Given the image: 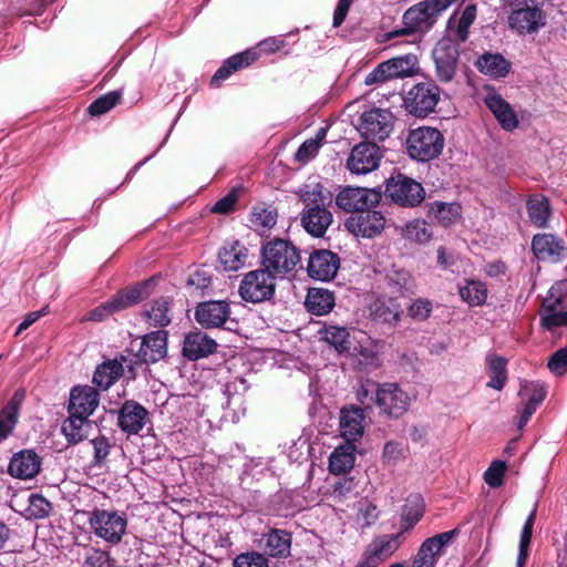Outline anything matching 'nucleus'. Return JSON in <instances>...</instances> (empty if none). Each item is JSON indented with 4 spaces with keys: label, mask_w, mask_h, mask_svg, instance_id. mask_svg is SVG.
<instances>
[{
    "label": "nucleus",
    "mask_w": 567,
    "mask_h": 567,
    "mask_svg": "<svg viewBox=\"0 0 567 567\" xmlns=\"http://www.w3.org/2000/svg\"><path fill=\"white\" fill-rule=\"evenodd\" d=\"M300 199L303 204L300 219L302 227L313 237H323L333 221L332 213L329 210L333 200L332 193L317 184L311 189L303 190Z\"/></svg>",
    "instance_id": "1"
},
{
    "label": "nucleus",
    "mask_w": 567,
    "mask_h": 567,
    "mask_svg": "<svg viewBox=\"0 0 567 567\" xmlns=\"http://www.w3.org/2000/svg\"><path fill=\"white\" fill-rule=\"evenodd\" d=\"M301 262L299 248L290 240L272 238L260 248V265L276 278L284 279Z\"/></svg>",
    "instance_id": "2"
},
{
    "label": "nucleus",
    "mask_w": 567,
    "mask_h": 567,
    "mask_svg": "<svg viewBox=\"0 0 567 567\" xmlns=\"http://www.w3.org/2000/svg\"><path fill=\"white\" fill-rule=\"evenodd\" d=\"M285 45L286 41L282 38L269 37L260 41L257 48H251L229 56L213 75L210 86L218 87L221 82L227 80L233 73L250 66L259 59L260 52L271 54L279 51Z\"/></svg>",
    "instance_id": "3"
},
{
    "label": "nucleus",
    "mask_w": 567,
    "mask_h": 567,
    "mask_svg": "<svg viewBox=\"0 0 567 567\" xmlns=\"http://www.w3.org/2000/svg\"><path fill=\"white\" fill-rule=\"evenodd\" d=\"M405 145L406 153L413 161L425 163L442 154L445 138L436 127L420 126L409 131Z\"/></svg>",
    "instance_id": "4"
},
{
    "label": "nucleus",
    "mask_w": 567,
    "mask_h": 567,
    "mask_svg": "<svg viewBox=\"0 0 567 567\" xmlns=\"http://www.w3.org/2000/svg\"><path fill=\"white\" fill-rule=\"evenodd\" d=\"M384 195L399 207L414 208L424 202L426 193L420 182L396 173L385 181Z\"/></svg>",
    "instance_id": "5"
},
{
    "label": "nucleus",
    "mask_w": 567,
    "mask_h": 567,
    "mask_svg": "<svg viewBox=\"0 0 567 567\" xmlns=\"http://www.w3.org/2000/svg\"><path fill=\"white\" fill-rule=\"evenodd\" d=\"M374 404L379 415L389 420H399L410 409L411 398L398 383H374Z\"/></svg>",
    "instance_id": "6"
},
{
    "label": "nucleus",
    "mask_w": 567,
    "mask_h": 567,
    "mask_svg": "<svg viewBox=\"0 0 567 567\" xmlns=\"http://www.w3.org/2000/svg\"><path fill=\"white\" fill-rule=\"evenodd\" d=\"M276 277L261 268L250 270L244 275L238 293L246 302L259 303L269 301L276 292Z\"/></svg>",
    "instance_id": "7"
},
{
    "label": "nucleus",
    "mask_w": 567,
    "mask_h": 567,
    "mask_svg": "<svg viewBox=\"0 0 567 567\" xmlns=\"http://www.w3.org/2000/svg\"><path fill=\"white\" fill-rule=\"evenodd\" d=\"M457 0H424L409 8L403 14L404 28L394 31L391 35L412 34L423 24H433L435 19Z\"/></svg>",
    "instance_id": "8"
},
{
    "label": "nucleus",
    "mask_w": 567,
    "mask_h": 567,
    "mask_svg": "<svg viewBox=\"0 0 567 567\" xmlns=\"http://www.w3.org/2000/svg\"><path fill=\"white\" fill-rule=\"evenodd\" d=\"M441 89L434 81L414 84L403 97V106L411 115L424 118L435 111Z\"/></svg>",
    "instance_id": "9"
},
{
    "label": "nucleus",
    "mask_w": 567,
    "mask_h": 567,
    "mask_svg": "<svg viewBox=\"0 0 567 567\" xmlns=\"http://www.w3.org/2000/svg\"><path fill=\"white\" fill-rule=\"evenodd\" d=\"M89 524L97 537L116 545L125 534L127 519L116 511L95 508L89 514Z\"/></svg>",
    "instance_id": "10"
},
{
    "label": "nucleus",
    "mask_w": 567,
    "mask_h": 567,
    "mask_svg": "<svg viewBox=\"0 0 567 567\" xmlns=\"http://www.w3.org/2000/svg\"><path fill=\"white\" fill-rule=\"evenodd\" d=\"M394 124V116L390 110L372 107L359 117L358 131L370 142H383L389 137Z\"/></svg>",
    "instance_id": "11"
},
{
    "label": "nucleus",
    "mask_w": 567,
    "mask_h": 567,
    "mask_svg": "<svg viewBox=\"0 0 567 567\" xmlns=\"http://www.w3.org/2000/svg\"><path fill=\"white\" fill-rule=\"evenodd\" d=\"M403 313L401 303L393 297L378 298L369 306V320L377 329L393 331Z\"/></svg>",
    "instance_id": "12"
},
{
    "label": "nucleus",
    "mask_w": 567,
    "mask_h": 567,
    "mask_svg": "<svg viewBox=\"0 0 567 567\" xmlns=\"http://www.w3.org/2000/svg\"><path fill=\"white\" fill-rule=\"evenodd\" d=\"M432 55L437 79L444 83L451 82L460 62L458 45L452 39L443 38L433 49Z\"/></svg>",
    "instance_id": "13"
},
{
    "label": "nucleus",
    "mask_w": 567,
    "mask_h": 567,
    "mask_svg": "<svg viewBox=\"0 0 567 567\" xmlns=\"http://www.w3.org/2000/svg\"><path fill=\"white\" fill-rule=\"evenodd\" d=\"M382 151L377 143L363 141L354 145L347 159V168L355 175L375 171L381 162Z\"/></svg>",
    "instance_id": "14"
},
{
    "label": "nucleus",
    "mask_w": 567,
    "mask_h": 567,
    "mask_svg": "<svg viewBox=\"0 0 567 567\" xmlns=\"http://www.w3.org/2000/svg\"><path fill=\"white\" fill-rule=\"evenodd\" d=\"M381 197V193L373 188L348 186L339 192L336 204L342 210L355 215L368 207H375Z\"/></svg>",
    "instance_id": "15"
},
{
    "label": "nucleus",
    "mask_w": 567,
    "mask_h": 567,
    "mask_svg": "<svg viewBox=\"0 0 567 567\" xmlns=\"http://www.w3.org/2000/svg\"><path fill=\"white\" fill-rule=\"evenodd\" d=\"M460 534L458 528L426 538L415 555L412 567H434L444 548Z\"/></svg>",
    "instance_id": "16"
},
{
    "label": "nucleus",
    "mask_w": 567,
    "mask_h": 567,
    "mask_svg": "<svg viewBox=\"0 0 567 567\" xmlns=\"http://www.w3.org/2000/svg\"><path fill=\"white\" fill-rule=\"evenodd\" d=\"M403 534L382 535L371 542L355 567H378L389 558L401 545Z\"/></svg>",
    "instance_id": "17"
},
{
    "label": "nucleus",
    "mask_w": 567,
    "mask_h": 567,
    "mask_svg": "<svg viewBox=\"0 0 567 567\" xmlns=\"http://www.w3.org/2000/svg\"><path fill=\"white\" fill-rule=\"evenodd\" d=\"M340 268V257L328 249H315L308 259L307 271L310 278L330 281Z\"/></svg>",
    "instance_id": "18"
},
{
    "label": "nucleus",
    "mask_w": 567,
    "mask_h": 567,
    "mask_svg": "<svg viewBox=\"0 0 567 567\" xmlns=\"http://www.w3.org/2000/svg\"><path fill=\"white\" fill-rule=\"evenodd\" d=\"M372 208L368 207L347 219L346 226L350 233L355 236L372 238L383 230L385 218L380 212Z\"/></svg>",
    "instance_id": "19"
},
{
    "label": "nucleus",
    "mask_w": 567,
    "mask_h": 567,
    "mask_svg": "<svg viewBox=\"0 0 567 567\" xmlns=\"http://www.w3.org/2000/svg\"><path fill=\"white\" fill-rule=\"evenodd\" d=\"M167 338L168 332L166 330H156L146 333L142 338L135 363L150 364L164 359L167 354Z\"/></svg>",
    "instance_id": "20"
},
{
    "label": "nucleus",
    "mask_w": 567,
    "mask_h": 567,
    "mask_svg": "<svg viewBox=\"0 0 567 567\" xmlns=\"http://www.w3.org/2000/svg\"><path fill=\"white\" fill-rule=\"evenodd\" d=\"M532 250L538 260L553 264L561 261L567 256L565 240L551 234L535 235Z\"/></svg>",
    "instance_id": "21"
},
{
    "label": "nucleus",
    "mask_w": 567,
    "mask_h": 567,
    "mask_svg": "<svg viewBox=\"0 0 567 567\" xmlns=\"http://www.w3.org/2000/svg\"><path fill=\"white\" fill-rule=\"evenodd\" d=\"M230 313V306L227 301L209 300L197 305L195 319L203 328H219L229 319Z\"/></svg>",
    "instance_id": "22"
},
{
    "label": "nucleus",
    "mask_w": 567,
    "mask_h": 567,
    "mask_svg": "<svg viewBox=\"0 0 567 567\" xmlns=\"http://www.w3.org/2000/svg\"><path fill=\"white\" fill-rule=\"evenodd\" d=\"M152 285L153 278L127 286L109 299V306H112L113 310L118 312L138 305L151 296Z\"/></svg>",
    "instance_id": "23"
},
{
    "label": "nucleus",
    "mask_w": 567,
    "mask_h": 567,
    "mask_svg": "<svg viewBox=\"0 0 567 567\" xmlns=\"http://www.w3.org/2000/svg\"><path fill=\"white\" fill-rule=\"evenodd\" d=\"M148 419V411L134 400H126L117 411V426L127 434H138Z\"/></svg>",
    "instance_id": "24"
},
{
    "label": "nucleus",
    "mask_w": 567,
    "mask_h": 567,
    "mask_svg": "<svg viewBox=\"0 0 567 567\" xmlns=\"http://www.w3.org/2000/svg\"><path fill=\"white\" fill-rule=\"evenodd\" d=\"M41 463V457L34 450H21L11 457L8 472L16 478H33L39 474Z\"/></svg>",
    "instance_id": "25"
},
{
    "label": "nucleus",
    "mask_w": 567,
    "mask_h": 567,
    "mask_svg": "<svg viewBox=\"0 0 567 567\" xmlns=\"http://www.w3.org/2000/svg\"><path fill=\"white\" fill-rule=\"evenodd\" d=\"M216 349L217 342L213 338L200 330H195L185 336L182 353L189 361H197L213 354Z\"/></svg>",
    "instance_id": "26"
},
{
    "label": "nucleus",
    "mask_w": 567,
    "mask_h": 567,
    "mask_svg": "<svg viewBox=\"0 0 567 567\" xmlns=\"http://www.w3.org/2000/svg\"><path fill=\"white\" fill-rule=\"evenodd\" d=\"M100 403L99 391L90 385H78L71 390L68 412L90 416Z\"/></svg>",
    "instance_id": "27"
},
{
    "label": "nucleus",
    "mask_w": 567,
    "mask_h": 567,
    "mask_svg": "<svg viewBox=\"0 0 567 567\" xmlns=\"http://www.w3.org/2000/svg\"><path fill=\"white\" fill-rule=\"evenodd\" d=\"M484 102L504 131L512 132L518 127L517 113L501 94L496 92L488 93Z\"/></svg>",
    "instance_id": "28"
},
{
    "label": "nucleus",
    "mask_w": 567,
    "mask_h": 567,
    "mask_svg": "<svg viewBox=\"0 0 567 567\" xmlns=\"http://www.w3.org/2000/svg\"><path fill=\"white\" fill-rule=\"evenodd\" d=\"M172 305V297L155 298L144 306L142 317L150 326L164 330L173 320Z\"/></svg>",
    "instance_id": "29"
},
{
    "label": "nucleus",
    "mask_w": 567,
    "mask_h": 567,
    "mask_svg": "<svg viewBox=\"0 0 567 567\" xmlns=\"http://www.w3.org/2000/svg\"><path fill=\"white\" fill-rule=\"evenodd\" d=\"M364 413L360 406H344L340 411V432L347 443L359 441L364 432Z\"/></svg>",
    "instance_id": "30"
},
{
    "label": "nucleus",
    "mask_w": 567,
    "mask_h": 567,
    "mask_svg": "<svg viewBox=\"0 0 567 567\" xmlns=\"http://www.w3.org/2000/svg\"><path fill=\"white\" fill-rule=\"evenodd\" d=\"M25 399V391L18 389L0 411V442L7 440L18 423L20 408Z\"/></svg>",
    "instance_id": "31"
},
{
    "label": "nucleus",
    "mask_w": 567,
    "mask_h": 567,
    "mask_svg": "<svg viewBox=\"0 0 567 567\" xmlns=\"http://www.w3.org/2000/svg\"><path fill=\"white\" fill-rule=\"evenodd\" d=\"M509 25L519 33H532L538 30L544 22L542 20V10L537 7H525L514 10L509 18Z\"/></svg>",
    "instance_id": "32"
},
{
    "label": "nucleus",
    "mask_w": 567,
    "mask_h": 567,
    "mask_svg": "<svg viewBox=\"0 0 567 567\" xmlns=\"http://www.w3.org/2000/svg\"><path fill=\"white\" fill-rule=\"evenodd\" d=\"M126 361L125 357H121V360L113 359L106 360L96 367L93 374L92 382L101 390H107L112 386L124 372L123 363Z\"/></svg>",
    "instance_id": "33"
},
{
    "label": "nucleus",
    "mask_w": 567,
    "mask_h": 567,
    "mask_svg": "<svg viewBox=\"0 0 567 567\" xmlns=\"http://www.w3.org/2000/svg\"><path fill=\"white\" fill-rule=\"evenodd\" d=\"M92 430V421L87 416L69 413L64 420L61 431L70 445H76L89 436Z\"/></svg>",
    "instance_id": "34"
},
{
    "label": "nucleus",
    "mask_w": 567,
    "mask_h": 567,
    "mask_svg": "<svg viewBox=\"0 0 567 567\" xmlns=\"http://www.w3.org/2000/svg\"><path fill=\"white\" fill-rule=\"evenodd\" d=\"M508 360L496 353H488L485 358L486 373L489 381L486 386L501 391L505 386L508 373H507Z\"/></svg>",
    "instance_id": "35"
},
{
    "label": "nucleus",
    "mask_w": 567,
    "mask_h": 567,
    "mask_svg": "<svg viewBox=\"0 0 567 567\" xmlns=\"http://www.w3.org/2000/svg\"><path fill=\"white\" fill-rule=\"evenodd\" d=\"M425 503L421 494H410L405 499L401 513V533L404 534L412 529L423 517Z\"/></svg>",
    "instance_id": "36"
},
{
    "label": "nucleus",
    "mask_w": 567,
    "mask_h": 567,
    "mask_svg": "<svg viewBox=\"0 0 567 567\" xmlns=\"http://www.w3.org/2000/svg\"><path fill=\"white\" fill-rule=\"evenodd\" d=\"M266 553L275 558H286L290 555L292 535L285 529H270L265 535Z\"/></svg>",
    "instance_id": "37"
},
{
    "label": "nucleus",
    "mask_w": 567,
    "mask_h": 567,
    "mask_svg": "<svg viewBox=\"0 0 567 567\" xmlns=\"http://www.w3.org/2000/svg\"><path fill=\"white\" fill-rule=\"evenodd\" d=\"M476 66L480 72L495 79H501L509 73L512 63L501 53L485 52L477 59Z\"/></svg>",
    "instance_id": "38"
},
{
    "label": "nucleus",
    "mask_w": 567,
    "mask_h": 567,
    "mask_svg": "<svg viewBox=\"0 0 567 567\" xmlns=\"http://www.w3.org/2000/svg\"><path fill=\"white\" fill-rule=\"evenodd\" d=\"M305 306L311 315H327L334 307L333 292L323 288H310L306 297Z\"/></svg>",
    "instance_id": "39"
},
{
    "label": "nucleus",
    "mask_w": 567,
    "mask_h": 567,
    "mask_svg": "<svg viewBox=\"0 0 567 567\" xmlns=\"http://www.w3.org/2000/svg\"><path fill=\"white\" fill-rule=\"evenodd\" d=\"M354 444L346 443L334 449L329 457V472L333 475L346 474L354 465Z\"/></svg>",
    "instance_id": "40"
},
{
    "label": "nucleus",
    "mask_w": 567,
    "mask_h": 567,
    "mask_svg": "<svg viewBox=\"0 0 567 567\" xmlns=\"http://www.w3.org/2000/svg\"><path fill=\"white\" fill-rule=\"evenodd\" d=\"M218 256L225 269L237 270L246 264L248 250L240 241L236 240L225 246Z\"/></svg>",
    "instance_id": "41"
},
{
    "label": "nucleus",
    "mask_w": 567,
    "mask_h": 567,
    "mask_svg": "<svg viewBox=\"0 0 567 567\" xmlns=\"http://www.w3.org/2000/svg\"><path fill=\"white\" fill-rule=\"evenodd\" d=\"M386 68L393 79L412 76L417 71L419 59L416 54L408 53L385 61Z\"/></svg>",
    "instance_id": "42"
},
{
    "label": "nucleus",
    "mask_w": 567,
    "mask_h": 567,
    "mask_svg": "<svg viewBox=\"0 0 567 567\" xmlns=\"http://www.w3.org/2000/svg\"><path fill=\"white\" fill-rule=\"evenodd\" d=\"M278 213L271 205L259 204L252 207L249 221L256 229L268 230L277 224Z\"/></svg>",
    "instance_id": "43"
},
{
    "label": "nucleus",
    "mask_w": 567,
    "mask_h": 567,
    "mask_svg": "<svg viewBox=\"0 0 567 567\" xmlns=\"http://www.w3.org/2000/svg\"><path fill=\"white\" fill-rule=\"evenodd\" d=\"M430 214L440 225L449 227L461 216V206L455 203L434 202L431 204Z\"/></svg>",
    "instance_id": "44"
},
{
    "label": "nucleus",
    "mask_w": 567,
    "mask_h": 567,
    "mask_svg": "<svg viewBox=\"0 0 567 567\" xmlns=\"http://www.w3.org/2000/svg\"><path fill=\"white\" fill-rule=\"evenodd\" d=\"M528 217L537 227H546L549 215L550 206L546 197H532L527 202Z\"/></svg>",
    "instance_id": "45"
},
{
    "label": "nucleus",
    "mask_w": 567,
    "mask_h": 567,
    "mask_svg": "<svg viewBox=\"0 0 567 567\" xmlns=\"http://www.w3.org/2000/svg\"><path fill=\"white\" fill-rule=\"evenodd\" d=\"M123 96L122 90H114L107 92L96 100H94L87 107V113L91 116H101L113 107H115L118 103H121Z\"/></svg>",
    "instance_id": "46"
},
{
    "label": "nucleus",
    "mask_w": 567,
    "mask_h": 567,
    "mask_svg": "<svg viewBox=\"0 0 567 567\" xmlns=\"http://www.w3.org/2000/svg\"><path fill=\"white\" fill-rule=\"evenodd\" d=\"M540 327L553 331L556 328L567 326V310L556 309L551 306H542L539 310Z\"/></svg>",
    "instance_id": "47"
},
{
    "label": "nucleus",
    "mask_w": 567,
    "mask_h": 567,
    "mask_svg": "<svg viewBox=\"0 0 567 567\" xmlns=\"http://www.w3.org/2000/svg\"><path fill=\"white\" fill-rule=\"evenodd\" d=\"M460 296L470 306H482L487 298V289L480 280H468L466 286L460 288Z\"/></svg>",
    "instance_id": "48"
},
{
    "label": "nucleus",
    "mask_w": 567,
    "mask_h": 567,
    "mask_svg": "<svg viewBox=\"0 0 567 567\" xmlns=\"http://www.w3.org/2000/svg\"><path fill=\"white\" fill-rule=\"evenodd\" d=\"M403 237L417 244H426L432 239L433 233L424 219H413L405 225Z\"/></svg>",
    "instance_id": "49"
},
{
    "label": "nucleus",
    "mask_w": 567,
    "mask_h": 567,
    "mask_svg": "<svg viewBox=\"0 0 567 567\" xmlns=\"http://www.w3.org/2000/svg\"><path fill=\"white\" fill-rule=\"evenodd\" d=\"M322 339L333 346L338 352L349 351V331L344 327L326 326L321 331Z\"/></svg>",
    "instance_id": "50"
},
{
    "label": "nucleus",
    "mask_w": 567,
    "mask_h": 567,
    "mask_svg": "<svg viewBox=\"0 0 567 567\" xmlns=\"http://www.w3.org/2000/svg\"><path fill=\"white\" fill-rule=\"evenodd\" d=\"M386 282L393 293L401 296L405 292H413L414 289L412 276L403 269L390 271L386 276Z\"/></svg>",
    "instance_id": "51"
},
{
    "label": "nucleus",
    "mask_w": 567,
    "mask_h": 567,
    "mask_svg": "<svg viewBox=\"0 0 567 567\" xmlns=\"http://www.w3.org/2000/svg\"><path fill=\"white\" fill-rule=\"evenodd\" d=\"M245 188L241 185L234 186L224 197L219 198L210 212L214 214L228 215L236 210L239 196L244 193Z\"/></svg>",
    "instance_id": "52"
},
{
    "label": "nucleus",
    "mask_w": 567,
    "mask_h": 567,
    "mask_svg": "<svg viewBox=\"0 0 567 567\" xmlns=\"http://www.w3.org/2000/svg\"><path fill=\"white\" fill-rule=\"evenodd\" d=\"M84 567H115V559L110 551L95 547H86L84 551Z\"/></svg>",
    "instance_id": "53"
},
{
    "label": "nucleus",
    "mask_w": 567,
    "mask_h": 567,
    "mask_svg": "<svg viewBox=\"0 0 567 567\" xmlns=\"http://www.w3.org/2000/svg\"><path fill=\"white\" fill-rule=\"evenodd\" d=\"M409 455V447L399 441H388L382 450V462L386 465H395Z\"/></svg>",
    "instance_id": "54"
},
{
    "label": "nucleus",
    "mask_w": 567,
    "mask_h": 567,
    "mask_svg": "<svg viewBox=\"0 0 567 567\" xmlns=\"http://www.w3.org/2000/svg\"><path fill=\"white\" fill-rule=\"evenodd\" d=\"M52 504L41 494H31L29 496V505L27 512L30 517L41 519L49 516L52 511Z\"/></svg>",
    "instance_id": "55"
},
{
    "label": "nucleus",
    "mask_w": 567,
    "mask_h": 567,
    "mask_svg": "<svg viewBox=\"0 0 567 567\" xmlns=\"http://www.w3.org/2000/svg\"><path fill=\"white\" fill-rule=\"evenodd\" d=\"M433 311V303L426 298L413 299L408 307V315L414 321H426Z\"/></svg>",
    "instance_id": "56"
},
{
    "label": "nucleus",
    "mask_w": 567,
    "mask_h": 567,
    "mask_svg": "<svg viewBox=\"0 0 567 567\" xmlns=\"http://www.w3.org/2000/svg\"><path fill=\"white\" fill-rule=\"evenodd\" d=\"M507 465L504 461L495 460L484 473V481L492 488L503 485Z\"/></svg>",
    "instance_id": "57"
},
{
    "label": "nucleus",
    "mask_w": 567,
    "mask_h": 567,
    "mask_svg": "<svg viewBox=\"0 0 567 567\" xmlns=\"http://www.w3.org/2000/svg\"><path fill=\"white\" fill-rule=\"evenodd\" d=\"M476 18V6L467 4L463 10L458 24L456 28V38L460 42H465L468 39V29Z\"/></svg>",
    "instance_id": "58"
},
{
    "label": "nucleus",
    "mask_w": 567,
    "mask_h": 567,
    "mask_svg": "<svg viewBox=\"0 0 567 567\" xmlns=\"http://www.w3.org/2000/svg\"><path fill=\"white\" fill-rule=\"evenodd\" d=\"M233 567H268V560L256 551L243 553L234 559Z\"/></svg>",
    "instance_id": "59"
},
{
    "label": "nucleus",
    "mask_w": 567,
    "mask_h": 567,
    "mask_svg": "<svg viewBox=\"0 0 567 567\" xmlns=\"http://www.w3.org/2000/svg\"><path fill=\"white\" fill-rule=\"evenodd\" d=\"M547 368L557 377L567 373V347L558 349L549 357Z\"/></svg>",
    "instance_id": "60"
},
{
    "label": "nucleus",
    "mask_w": 567,
    "mask_h": 567,
    "mask_svg": "<svg viewBox=\"0 0 567 567\" xmlns=\"http://www.w3.org/2000/svg\"><path fill=\"white\" fill-rule=\"evenodd\" d=\"M94 450V464L102 465L111 452V443L105 435H99L91 441Z\"/></svg>",
    "instance_id": "61"
},
{
    "label": "nucleus",
    "mask_w": 567,
    "mask_h": 567,
    "mask_svg": "<svg viewBox=\"0 0 567 567\" xmlns=\"http://www.w3.org/2000/svg\"><path fill=\"white\" fill-rule=\"evenodd\" d=\"M53 1L54 0H21V6L18 8L17 16H40L44 8Z\"/></svg>",
    "instance_id": "62"
},
{
    "label": "nucleus",
    "mask_w": 567,
    "mask_h": 567,
    "mask_svg": "<svg viewBox=\"0 0 567 567\" xmlns=\"http://www.w3.org/2000/svg\"><path fill=\"white\" fill-rule=\"evenodd\" d=\"M391 72L386 68V62L379 63L365 78L364 83L372 85L377 83H383L388 80H392Z\"/></svg>",
    "instance_id": "63"
},
{
    "label": "nucleus",
    "mask_w": 567,
    "mask_h": 567,
    "mask_svg": "<svg viewBox=\"0 0 567 567\" xmlns=\"http://www.w3.org/2000/svg\"><path fill=\"white\" fill-rule=\"evenodd\" d=\"M320 148L319 142L313 138L305 141L296 152L295 158L299 162H306L313 157Z\"/></svg>",
    "instance_id": "64"
}]
</instances>
